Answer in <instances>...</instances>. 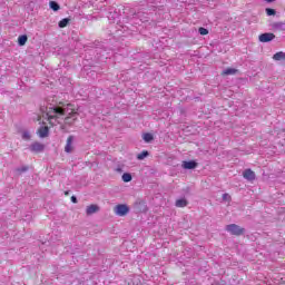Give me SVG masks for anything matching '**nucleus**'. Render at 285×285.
<instances>
[{
  "label": "nucleus",
  "mask_w": 285,
  "mask_h": 285,
  "mask_svg": "<svg viewBox=\"0 0 285 285\" xmlns=\"http://www.w3.org/2000/svg\"><path fill=\"white\" fill-rule=\"evenodd\" d=\"M244 179H247V181H255V171L252 169H245L243 173Z\"/></svg>",
  "instance_id": "nucleus-7"
},
{
  "label": "nucleus",
  "mask_w": 285,
  "mask_h": 285,
  "mask_svg": "<svg viewBox=\"0 0 285 285\" xmlns=\"http://www.w3.org/2000/svg\"><path fill=\"white\" fill-rule=\"evenodd\" d=\"M267 3H273L275 0H265Z\"/></svg>",
  "instance_id": "nucleus-28"
},
{
  "label": "nucleus",
  "mask_w": 285,
  "mask_h": 285,
  "mask_svg": "<svg viewBox=\"0 0 285 285\" xmlns=\"http://www.w3.org/2000/svg\"><path fill=\"white\" fill-rule=\"evenodd\" d=\"M66 197L70 195V191H65Z\"/></svg>",
  "instance_id": "nucleus-29"
},
{
  "label": "nucleus",
  "mask_w": 285,
  "mask_h": 285,
  "mask_svg": "<svg viewBox=\"0 0 285 285\" xmlns=\"http://www.w3.org/2000/svg\"><path fill=\"white\" fill-rule=\"evenodd\" d=\"M186 206H188V200H186V198H180L176 200L177 208H186Z\"/></svg>",
  "instance_id": "nucleus-11"
},
{
  "label": "nucleus",
  "mask_w": 285,
  "mask_h": 285,
  "mask_svg": "<svg viewBox=\"0 0 285 285\" xmlns=\"http://www.w3.org/2000/svg\"><path fill=\"white\" fill-rule=\"evenodd\" d=\"M26 170H28V167H22V168L18 169V173H26Z\"/></svg>",
  "instance_id": "nucleus-26"
},
{
  "label": "nucleus",
  "mask_w": 285,
  "mask_h": 285,
  "mask_svg": "<svg viewBox=\"0 0 285 285\" xmlns=\"http://www.w3.org/2000/svg\"><path fill=\"white\" fill-rule=\"evenodd\" d=\"M95 213H99L98 205L92 204V205L87 206V208H86L87 215H95Z\"/></svg>",
  "instance_id": "nucleus-8"
},
{
  "label": "nucleus",
  "mask_w": 285,
  "mask_h": 285,
  "mask_svg": "<svg viewBox=\"0 0 285 285\" xmlns=\"http://www.w3.org/2000/svg\"><path fill=\"white\" fill-rule=\"evenodd\" d=\"M122 181H125V184H128V181H132V175L128 173L122 174Z\"/></svg>",
  "instance_id": "nucleus-19"
},
{
  "label": "nucleus",
  "mask_w": 285,
  "mask_h": 285,
  "mask_svg": "<svg viewBox=\"0 0 285 285\" xmlns=\"http://www.w3.org/2000/svg\"><path fill=\"white\" fill-rule=\"evenodd\" d=\"M227 233H230V235H235L236 237H239V235H244L245 229L244 227H240L237 224H229L226 226Z\"/></svg>",
  "instance_id": "nucleus-3"
},
{
  "label": "nucleus",
  "mask_w": 285,
  "mask_h": 285,
  "mask_svg": "<svg viewBox=\"0 0 285 285\" xmlns=\"http://www.w3.org/2000/svg\"><path fill=\"white\" fill-rule=\"evenodd\" d=\"M75 141V136H69L67 138V144H72Z\"/></svg>",
  "instance_id": "nucleus-25"
},
{
  "label": "nucleus",
  "mask_w": 285,
  "mask_h": 285,
  "mask_svg": "<svg viewBox=\"0 0 285 285\" xmlns=\"http://www.w3.org/2000/svg\"><path fill=\"white\" fill-rule=\"evenodd\" d=\"M198 32H199V35H202V36L204 37V36H206V35H208V29H206V28H204V27H200V28L198 29Z\"/></svg>",
  "instance_id": "nucleus-20"
},
{
  "label": "nucleus",
  "mask_w": 285,
  "mask_h": 285,
  "mask_svg": "<svg viewBox=\"0 0 285 285\" xmlns=\"http://www.w3.org/2000/svg\"><path fill=\"white\" fill-rule=\"evenodd\" d=\"M274 61H284L285 53L283 51H278L273 56Z\"/></svg>",
  "instance_id": "nucleus-13"
},
{
  "label": "nucleus",
  "mask_w": 285,
  "mask_h": 285,
  "mask_svg": "<svg viewBox=\"0 0 285 285\" xmlns=\"http://www.w3.org/2000/svg\"><path fill=\"white\" fill-rule=\"evenodd\" d=\"M49 6H50L51 10H53V12L59 11L60 8H61V7L59 6V3H57L56 1H50V2H49Z\"/></svg>",
  "instance_id": "nucleus-16"
},
{
  "label": "nucleus",
  "mask_w": 285,
  "mask_h": 285,
  "mask_svg": "<svg viewBox=\"0 0 285 285\" xmlns=\"http://www.w3.org/2000/svg\"><path fill=\"white\" fill-rule=\"evenodd\" d=\"M222 77H226L228 75H237V69L235 68H227L224 71H222Z\"/></svg>",
  "instance_id": "nucleus-12"
},
{
  "label": "nucleus",
  "mask_w": 285,
  "mask_h": 285,
  "mask_svg": "<svg viewBox=\"0 0 285 285\" xmlns=\"http://www.w3.org/2000/svg\"><path fill=\"white\" fill-rule=\"evenodd\" d=\"M148 155H150V154L148 153V150H142L140 154L137 155V159H138L139 161H142V159H146V157H148Z\"/></svg>",
  "instance_id": "nucleus-18"
},
{
  "label": "nucleus",
  "mask_w": 285,
  "mask_h": 285,
  "mask_svg": "<svg viewBox=\"0 0 285 285\" xmlns=\"http://www.w3.org/2000/svg\"><path fill=\"white\" fill-rule=\"evenodd\" d=\"M65 150L66 153H72V150H75V147L72 146V144H67Z\"/></svg>",
  "instance_id": "nucleus-21"
},
{
  "label": "nucleus",
  "mask_w": 285,
  "mask_h": 285,
  "mask_svg": "<svg viewBox=\"0 0 285 285\" xmlns=\"http://www.w3.org/2000/svg\"><path fill=\"white\" fill-rule=\"evenodd\" d=\"M49 132L50 130L48 129V126H43L38 129V135L39 137H42V138L47 137Z\"/></svg>",
  "instance_id": "nucleus-9"
},
{
  "label": "nucleus",
  "mask_w": 285,
  "mask_h": 285,
  "mask_svg": "<svg viewBox=\"0 0 285 285\" xmlns=\"http://www.w3.org/2000/svg\"><path fill=\"white\" fill-rule=\"evenodd\" d=\"M232 199L233 198L229 196V194H223V202H227L228 204H230Z\"/></svg>",
  "instance_id": "nucleus-22"
},
{
  "label": "nucleus",
  "mask_w": 285,
  "mask_h": 285,
  "mask_svg": "<svg viewBox=\"0 0 285 285\" xmlns=\"http://www.w3.org/2000/svg\"><path fill=\"white\" fill-rule=\"evenodd\" d=\"M142 139L147 144H150V141H153V139H155V137L153 136V134L146 132V134H142Z\"/></svg>",
  "instance_id": "nucleus-15"
},
{
  "label": "nucleus",
  "mask_w": 285,
  "mask_h": 285,
  "mask_svg": "<svg viewBox=\"0 0 285 285\" xmlns=\"http://www.w3.org/2000/svg\"><path fill=\"white\" fill-rule=\"evenodd\" d=\"M261 43H268V41H273V39H275V33H271V32H266V33H262L258 37Z\"/></svg>",
  "instance_id": "nucleus-5"
},
{
  "label": "nucleus",
  "mask_w": 285,
  "mask_h": 285,
  "mask_svg": "<svg viewBox=\"0 0 285 285\" xmlns=\"http://www.w3.org/2000/svg\"><path fill=\"white\" fill-rule=\"evenodd\" d=\"M18 43H19V46H26V43H28V36H26V35L19 36Z\"/></svg>",
  "instance_id": "nucleus-14"
},
{
  "label": "nucleus",
  "mask_w": 285,
  "mask_h": 285,
  "mask_svg": "<svg viewBox=\"0 0 285 285\" xmlns=\"http://www.w3.org/2000/svg\"><path fill=\"white\" fill-rule=\"evenodd\" d=\"M41 150H43V145L41 144H33L30 146L31 153H41Z\"/></svg>",
  "instance_id": "nucleus-10"
},
{
  "label": "nucleus",
  "mask_w": 285,
  "mask_h": 285,
  "mask_svg": "<svg viewBox=\"0 0 285 285\" xmlns=\"http://www.w3.org/2000/svg\"><path fill=\"white\" fill-rule=\"evenodd\" d=\"M63 119L65 126H75L79 119V108H76L75 105H67V111Z\"/></svg>",
  "instance_id": "nucleus-2"
},
{
  "label": "nucleus",
  "mask_w": 285,
  "mask_h": 285,
  "mask_svg": "<svg viewBox=\"0 0 285 285\" xmlns=\"http://www.w3.org/2000/svg\"><path fill=\"white\" fill-rule=\"evenodd\" d=\"M22 139H26V140L30 139V132L24 131V132L22 134Z\"/></svg>",
  "instance_id": "nucleus-24"
},
{
  "label": "nucleus",
  "mask_w": 285,
  "mask_h": 285,
  "mask_svg": "<svg viewBox=\"0 0 285 285\" xmlns=\"http://www.w3.org/2000/svg\"><path fill=\"white\" fill-rule=\"evenodd\" d=\"M68 23H70V19L69 18H63L62 20H60L58 22L59 28H66L68 26Z\"/></svg>",
  "instance_id": "nucleus-17"
},
{
  "label": "nucleus",
  "mask_w": 285,
  "mask_h": 285,
  "mask_svg": "<svg viewBox=\"0 0 285 285\" xmlns=\"http://www.w3.org/2000/svg\"><path fill=\"white\" fill-rule=\"evenodd\" d=\"M266 14H267L268 17L275 16V9L267 8V9H266Z\"/></svg>",
  "instance_id": "nucleus-23"
},
{
  "label": "nucleus",
  "mask_w": 285,
  "mask_h": 285,
  "mask_svg": "<svg viewBox=\"0 0 285 285\" xmlns=\"http://www.w3.org/2000/svg\"><path fill=\"white\" fill-rule=\"evenodd\" d=\"M114 210L119 217H126V215L130 213V208L128 207V205L124 204L117 205Z\"/></svg>",
  "instance_id": "nucleus-4"
},
{
  "label": "nucleus",
  "mask_w": 285,
  "mask_h": 285,
  "mask_svg": "<svg viewBox=\"0 0 285 285\" xmlns=\"http://www.w3.org/2000/svg\"><path fill=\"white\" fill-rule=\"evenodd\" d=\"M68 105H70V102L59 101L57 105L47 108L46 116L50 126L60 124V120L63 119L66 112H68Z\"/></svg>",
  "instance_id": "nucleus-1"
},
{
  "label": "nucleus",
  "mask_w": 285,
  "mask_h": 285,
  "mask_svg": "<svg viewBox=\"0 0 285 285\" xmlns=\"http://www.w3.org/2000/svg\"><path fill=\"white\" fill-rule=\"evenodd\" d=\"M181 168H184V170H195V168H197V163L194 160H189V161L184 160L181 163Z\"/></svg>",
  "instance_id": "nucleus-6"
},
{
  "label": "nucleus",
  "mask_w": 285,
  "mask_h": 285,
  "mask_svg": "<svg viewBox=\"0 0 285 285\" xmlns=\"http://www.w3.org/2000/svg\"><path fill=\"white\" fill-rule=\"evenodd\" d=\"M71 202H72V204H77V197L76 196H71Z\"/></svg>",
  "instance_id": "nucleus-27"
}]
</instances>
